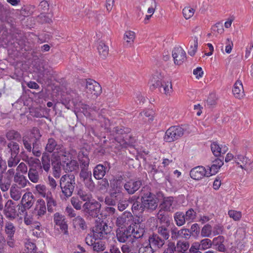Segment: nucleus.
Returning <instances> with one entry per match:
<instances>
[{
	"mask_svg": "<svg viewBox=\"0 0 253 253\" xmlns=\"http://www.w3.org/2000/svg\"><path fill=\"white\" fill-rule=\"evenodd\" d=\"M144 228L140 225L132 224L126 227H121L116 230V238L121 243H125L133 239L142 238L145 233Z\"/></svg>",
	"mask_w": 253,
	"mask_h": 253,
	"instance_id": "1",
	"label": "nucleus"
},
{
	"mask_svg": "<svg viewBox=\"0 0 253 253\" xmlns=\"http://www.w3.org/2000/svg\"><path fill=\"white\" fill-rule=\"evenodd\" d=\"M59 184L62 194L61 195V199L63 200L68 199L72 195L75 187V175L72 174L62 175L60 178Z\"/></svg>",
	"mask_w": 253,
	"mask_h": 253,
	"instance_id": "2",
	"label": "nucleus"
},
{
	"mask_svg": "<svg viewBox=\"0 0 253 253\" xmlns=\"http://www.w3.org/2000/svg\"><path fill=\"white\" fill-rule=\"evenodd\" d=\"M141 202L145 209L153 211L158 206V199L155 195L147 187H143L140 193Z\"/></svg>",
	"mask_w": 253,
	"mask_h": 253,
	"instance_id": "3",
	"label": "nucleus"
},
{
	"mask_svg": "<svg viewBox=\"0 0 253 253\" xmlns=\"http://www.w3.org/2000/svg\"><path fill=\"white\" fill-rule=\"evenodd\" d=\"M184 129L178 126H171L166 131L164 140L167 142H172L181 137L184 133Z\"/></svg>",
	"mask_w": 253,
	"mask_h": 253,
	"instance_id": "4",
	"label": "nucleus"
},
{
	"mask_svg": "<svg viewBox=\"0 0 253 253\" xmlns=\"http://www.w3.org/2000/svg\"><path fill=\"white\" fill-rule=\"evenodd\" d=\"M101 204L97 201L85 202L83 205V211L87 217H96L100 212Z\"/></svg>",
	"mask_w": 253,
	"mask_h": 253,
	"instance_id": "5",
	"label": "nucleus"
},
{
	"mask_svg": "<svg viewBox=\"0 0 253 253\" xmlns=\"http://www.w3.org/2000/svg\"><path fill=\"white\" fill-rule=\"evenodd\" d=\"M92 231L96 239L102 240L108 238V235L110 233L111 230L107 223L102 220L96 224L93 228Z\"/></svg>",
	"mask_w": 253,
	"mask_h": 253,
	"instance_id": "6",
	"label": "nucleus"
},
{
	"mask_svg": "<svg viewBox=\"0 0 253 253\" xmlns=\"http://www.w3.org/2000/svg\"><path fill=\"white\" fill-rule=\"evenodd\" d=\"M45 150L51 153L54 151L55 153H57V157L60 160L61 157H66V152L63 145H57L56 141L53 138L48 139L47 144L45 147Z\"/></svg>",
	"mask_w": 253,
	"mask_h": 253,
	"instance_id": "7",
	"label": "nucleus"
},
{
	"mask_svg": "<svg viewBox=\"0 0 253 253\" xmlns=\"http://www.w3.org/2000/svg\"><path fill=\"white\" fill-rule=\"evenodd\" d=\"M30 138L34 140L33 141V154L36 157H40L42 154L40 147V139L42 136L40 130L37 127H33L31 131Z\"/></svg>",
	"mask_w": 253,
	"mask_h": 253,
	"instance_id": "8",
	"label": "nucleus"
},
{
	"mask_svg": "<svg viewBox=\"0 0 253 253\" xmlns=\"http://www.w3.org/2000/svg\"><path fill=\"white\" fill-rule=\"evenodd\" d=\"M22 206L19 208L20 213H26V211L30 209L34 203V197L31 192L26 193L21 201Z\"/></svg>",
	"mask_w": 253,
	"mask_h": 253,
	"instance_id": "9",
	"label": "nucleus"
},
{
	"mask_svg": "<svg viewBox=\"0 0 253 253\" xmlns=\"http://www.w3.org/2000/svg\"><path fill=\"white\" fill-rule=\"evenodd\" d=\"M86 92L95 96L99 95L101 92V87L96 81L92 79H87L86 81Z\"/></svg>",
	"mask_w": 253,
	"mask_h": 253,
	"instance_id": "10",
	"label": "nucleus"
},
{
	"mask_svg": "<svg viewBox=\"0 0 253 253\" xmlns=\"http://www.w3.org/2000/svg\"><path fill=\"white\" fill-rule=\"evenodd\" d=\"M42 173V170L41 169V167L40 165H33L28 170V178L31 182L35 183H38Z\"/></svg>",
	"mask_w": 253,
	"mask_h": 253,
	"instance_id": "11",
	"label": "nucleus"
},
{
	"mask_svg": "<svg viewBox=\"0 0 253 253\" xmlns=\"http://www.w3.org/2000/svg\"><path fill=\"white\" fill-rule=\"evenodd\" d=\"M190 175L192 179L196 180H199L205 176H210L208 170L203 166H198L193 168L190 172Z\"/></svg>",
	"mask_w": 253,
	"mask_h": 253,
	"instance_id": "12",
	"label": "nucleus"
},
{
	"mask_svg": "<svg viewBox=\"0 0 253 253\" xmlns=\"http://www.w3.org/2000/svg\"><path fill=\"white\" fill-rule=\"evenodd\" d=\"M53 220L55 224L59 226L64 234H68V226L64 215L59 212H56L53 215Z\"/></svg>",
	"mask_w": 253,
	"mask_h": 253,
	"instance_id": "13",
	"label": "nucleus"
},
{
	"mask_svg": "<svg viewBox=\"0 0 253 253\" xmlns=\"http://www.w3.org/2000/svg\"><path fill=\"white\" fill-rule=\"evenodd\" d=\"M141 185V180L130 179L124 184V187L128 194L132 195L136 192Z\"/></svg>",
	"mask_w": 253,
	"mask_h": 253,
	"instance_id": "14",
	"label": "nucleus"
},
{
	"mask_svg": "<svg viewBox=\"0 0 253 253\" xmlns=\"http://www.w3.org/2000/svg\"><path fill=\"white\" fill-rule=\"evenodd\" d=\"M171 238L173 240H177L179 238L188 239L191 236V232L189 229L182 228L178 230L175 226L171 228Z\"/></svg>",
	"mask_w": 253,
	"mask_h": 253,
	"instance_id": "15",
	"label": "nucleus"
},
{
	"mask_svg": "<svg viewBox=\"0 0 253 253\" xmlns=\"http://www.w3.org/2000/svg\"><path fill=\"white\" fill-rule=\"evenodd\" d=\"M14 202L9 200L5 204L3 213L5 217L10 220H13L17 217V213Z\"/></svg>",
	"mask_w": 253,
	"mask_h": 253,
	"instance_id": "16",
	"label": "nucleus"
},
{
	"mask_svg": "<svg viewBox=\"0 0 253 253\" xmlns=\"http://www.w3.org/2000/svg\"><path fill=\"white\" fill-rule=\"evenodd\" d=\"M175 64L181 65L186 59V54L181 47H175L173 49L172 54Z\"/></svg>",
	"mask_w": 253,
	"mask_h": 253,
	"instance_id": "17",
	"label": "nucleus"
},
{
	"mask_svg": "<svg viewBox=\"0 0 253 253\" xmlns=\"http://www.w3.org/2000/svg\"><path fill=\"white\" fill-rule=\"evenodd\" d=\"M121 247L123 253H137L139 243L134 240V239L130 240L125 243Z\"/></svg>",
	"mask_w": 253,
	"mask_h": 253,
	"instance_id": "18",
	"label": "nucleus"
},
{
	"mask_svg": "<svg viewBox=\"0 0 253 253\" xmlns=\"http://www.w3.org/2000/svg\"><path fill=\"white\" fill-rule=\"evenodd\" d=\"M223 164V157H220L213 161L212 165L211 167L208 166L209 169L207 170L210 176L215 174Z\"/></svg>",
	"mask_w": 253,
	"mask_h": 253,
	"instance_id": "19",
	"label": "nucleus"
},
{
	"mask_svg": "<svg viewBox=\"0 0 253 253\" xmlns=\"http://www.w3.org/2000/svg\"><path fill=\"white\" fill-rule=\"evenodd\" d=\"M211 150L216 157H221V154H225L228 150L227 146L224 145L220 146L217 142H213L211 145Z\"/></svg>",
	"mask_w": 253,
	"mask_h": 253,
	"instance_id": "20",
	"label": "nucleus"
},
{
	"mask_svg": "<svg viewBox=\"0 0 253 253\" xmlns=\"http://www.w3.org/2000/svg\"><path fill=\"white\" fill-rule=\"evenodd\" d=\"M132 215L130 212H124L121 216H119L116 220V223L117 226L122 227L126 224H128L130 221L132 220Z\"/></svg>",
	"mask_w": 253,
	"mask_h": 253,
	"instance_id": "21",
	"label": "nucleus"
},
{
	"mask_svg": "<svg viewBox=\"0 0 253 253\" xmlns=\"http://www.w3.org/2000/svg\"><path fill=\"white\" fill-rule=\"evenodd\" d=\"M225 238L223 236L219 235L215 237L212 240L213 248L216 251L220 252H225L226 248L224 244Z\"/></svg>",
	"mask_w": 253,
	"mask_h": 253,
	"instance_id": "22",
	"label": "nucleus"
},
{
	"mask_svg": "<svg viewBox=\"0 0 253 253\" xmlns=\"http://www.w3.org/2000/svg\"><path fill=\"white\" fill-rule=\"evenodd\" d=\"M148 242L154 247L160 249L165 245L166 241L156 234H153L149 237Z\"/></svg>",
	"mask_w": 253,
	"mask_h": 253,
	"instance_id": "23",
	"label": "nucleus"
},
{
	"mask_svg": "<svg viewBox=\"0 0 253 253\" xmlns=\"http://www.w3.org/2000/svg\"><path fill=\"white\" fill-rule=\"evenodd\" d=\"M36 215L38 219L42 217L46 212V208L45 203L42 199H39L37 201L35 208Z\"/></svg>",
	"mask_w": 253,
	"mask_h": 253,
	"instance_id": "24",
	"label": "nucleus"
},
{
	"mask_svg": "<svg viewBox=\"0 0 253 253\" xmlns=\"http://www.w3.org/2000/svg\"><path fill=\"white\" fill-rule=\"evenodd\" d=\"M41 160V163H37L35 165H40L41 167V169H43L46 172H48L50 169V160L49 155L43 153Z\"/></svg>",
	"mask_w": 253,
	"mask_h": 253,
	"instance_id": "25",
	"label": "nucleus"
},
{
	"mask_svg": "<svg viewBox=\"0 0 253 253\" xmlns=\"http://www.w3.org/2000/svg\"><path fill=\"white\" fill-rule=\"evenodd\" d=\"M232 92L234 96L237 98H241L244 95L243 86L242 82L237 80L234 84Z\"/></svg>",
	"mask_w": 253,
	"mask_h": 253,
	"instance_id": "26",
	"label": "nucleus"
},
{
	"mask_svg": "<svg viewBox=\"0 0 253 253\" xmlns=\"http://www.w3.org/2000/svg\"><path fill=\"white\" fill-rule=\"evenodd\" d=\"M106 168L101 164L97 165L93 169V174L96 179H101L105 176Z\"/></svg>",
	"mask_w": 253,
	"mask_h": 253,
	"instance_id": "27",
	"label": "nucleus"
},
{
	"mask_svg": "<svg viewBox=\"0 0 253 253\" xmlns=\"http://www.w3.org/2000/svg\"><path fill=\"white\" fill-rule=\"evenodd\" d=\"M14 181L16 183V185L19 188H22L25 187L28 183H29V181L26 178V177L23 175L20 174L19 172H16L14 176Z\"/></svg>",
	"mask_w": 253,
	"mask_h": 253,
	"instance_id": "28",
	"label": "nucleus"
},
{
	"mask_svg": "<svg viewBox=\"0 0 253 253\" xmlns=\"http://www.w3.org/2000/svg\"><path fill=\"white\" fill-rule=\"evenodd\" d=\"M249 158L246 155L241 154H237L234 156V161L235 163L238 166V167L243 169L246 165Z\"/></svg>",
	"mask_w": 253,
	"mask_h": 253,
	"instance_id": "29",
	"label": "nucleus"
},
{
	"mask_svg": "<svg viewBox=\"0 0 253 253\" xmlns=\"http://www.w3.org/2000/svg\"><path fill=\"white\" fill-rule=\"evenodd\" d=\"M16 230V227L13 223L9 221L5 222L4 232L7 235V237H14Z\"/></svg>",
	"mask_w": 253,
	"mask_h": 253,
	"instance_id": "30",
	"label": "nucleus"
},
{
	"mask_svg": "<svg viewBox=\"0 0 253 253\" xmlns=\"http://www.w3.org/2000/svg\"><path fill=\"white\" fill-rule=\"evenodd\" d=\"M22 190L21 188H19L17 185L13 184L10 187V195L11 198L15 200H19L21 196Z\"/></svg>",
	"mask_w": 253,
	"mask_h": 253,
	"instance_id": "31",
	"label": "nucleus"
},
{
	"mask_svg": "<svg viewBox=\"0 0 253 253\" xmlns=\"http://www.w3.org/2000/svg\"><path fill=\"white\" fill-rule=\"evenodd\" d=\"M73 224L75 228H79L83 230L87 228L84 219L81 216H77L73 220Z\"/></svg>",
	"mask_w": 253,
	"mask_h": 253,
	"instance_id": "32",
	"label": "nucleus"
},
{
	"mask_svg": "<svg viewBox=\"0 0 253 253\" xmlns=\"http://www.w3.org/2000/svg\"><path fill=\"white\" fill-rule=\"evenodd\" d=\"M11 178L9 176L0 178V188L2 192L7 191L11 184Z\"/></svg>",
	"mask_w": 253,
	"mask_h": 253,
	"instance_id": "33",
	"label": "nucleus"
},
{
	"mask_svg": "<svg viewBox=\"0 0 253 253\" xmlns=\"http://www.w3.org/2000/svg\"><path fill=\"white\" fill-rule=\"evenodd\" d=\"M190 245L187 241H178L176 243V251L178 253H187Z\"/></svg>",
	"mask_w": 253,
	"mask_h": 253,
	"instance_id": "34",
	"label": "nucleus"
},
{
	"mask_svg": "<svg viewBox=\"0 0 253 253\" xmlns=\"http://www.w3.org/2000/svg\"><path fill=\"white\" fill-rule=\"evenodd\" d=\"M173 218L175 224L178 226H181L183 225L186 220L185 214L183 212L177 211L174 214Z\"/></svg>",
	"mask_w": 253,
	"mask_h": 253,
	"instance_id": "35",
	"label": "nucleus"
},
{
	"mask_svg": "<svg viewBox=\"0 0 253 253\" xmlns=\"http://www.w3.org/2000/svg\"><path fill=\"white\" fill-rule=\"evenodd\" d=\"M157 235L161 237L164 240L167 241L169 238V229L165 226H160L157 227Z\"/></svg>",
	"mask_w": 253,
	"mask_h": 253,
	"instance_id": "36",
	"label": "nucleus"
},
{
	"mask_svg": "<svg viewBox=\"0 0 253 253\" xmlns=\"http://www.w3.org/2000/svg\"><path fill=\"white\" fill-rule=\"evenodd\" d=\"M62 166L64 169L68 171H73L78 168V163L75 160L63 161Z\"/></svg>",
	"mask_w": 253,
	"mask_h": 253,
	"instance_id": "37",
	"label": "nucleus"
},
{
	"mask_svg": "<svg viewBox=\"0 0 253 253\" xmlns=\"http://www.w3.org/2000/svg\"><path fill=\"white\" fill-rule=\"evenodd\" d=\"M135 38V33L133 31H128L125 32L124 36L125 44L126 46H131L133 43Z\"/></svg>",
	"mask_w": 253,
	"mask_h": 253,
	"instance_id": "38",
	"label": "nucleus"
},
{
	"mask_svg": "<svg viewBox=\"0 0 253 253\" xmlns=\"http://www.w3.org/2000/svg\"><path fill=\"white\" fill-rule=\"evenodd\" d=\"M97 49L100 57L103 59L105 58L109 53V47L105 43L101 41L97 47Z\"/></svg>",
	"mask_w": 253,
	"mask_h": 253,
	"instance_id": "39",
	"label": "nucleus"
},
{
	"mask_svg": "<svg viewBox=\"0 0 253 253\" xmlns=\"http://www.w3.org/2000/svg\"><path fill=\"white\" fill-rule=\"evenodd\" d=\"M34 141L29 136H23L22 137L23 144L27 152H32L33 153V141Z\"/></svg>",
	"mask_w": 253,
	"mask_h": 253,
	"instance_id": "40",
	"label": "nucleus"
},
{
	"mask_svg": "<svg viewBox=\"0 0 253 253\" xmlns=\"http://www.w3.org/2000/svg\"><path fill=\"white\" fill-rule=\"evenodd\" d=\"M173 201V198L172 197L165 198L163 203L161 204L162 209L168 211H172L173 210L172 207Z\"/></svg>",
	"mask_w": 253,
	"mask_h": 253,
	"instance_id": "41",
	"label": "nucleus"
},
{
	"mask_svg": "<svg viewBox=\"0 0 253 253\" xmlns=\"http://www.w3.org/2000/svg\"><path fill=\"white\" fill-rule=\"evenodd\" d=\"M78 160L81 169H88L89 164V159L87 155H85L83 153L79 154Z\"/></svg>",
	"mask_w": 253,
	"mask_h": 253,
	"instance_id": "42",
	"label": "nucleus"
},
{
	"mask_svg": "<svg viewBox=\"0 0 253 253\" xmlns=\"http://www.w3.org/2000/svg\"><path fill=\"white\" fill-rule=\"evenodd\" d=\"M154 252L150 243L144 242L142 244L139 243V246L137 253H153Z\"/></svg>",
	"mask_w": 253,
	"mask_h": 253,
	"instance_id": "43",
	"label": "nucleus"
},
{
	"mask_svg": "<svg viewBox=\"0 0 253 253\" xmlns=\"http://www.w3.org/2000/svg\"><path fill=\"white\" fill-rule=\"evenodd\" d=\"M198 39L197 37H192L190 41V47L188 50V53L191 56H194L197 50Z\"/></svg>",
	"mask_w": 253,
	"mask_h": 253,
	"instance_id": "44",
	"label": "nucleus"
},
{
	"mask_svg": "<svg viewBox=\"0 0 253 253\" xmlns=\"http://www.w3.org/2000/svg\"><path fill=\"white\" fill-rule=\"evenodd\" d=\"M131 210L134 214L142 213L145 210L144 207L142 205V202H139L137 201H135L131 207Z\"/></svg>",
	"mask_w": 253,
	"mask_h": 253,
	"instance_id": "45",
	"label": "nucleus"
},
{
	"mask_svg": "<svg viewBox=\"0 0 253 253\" xmlns=\"http://www.w3.org/2000/svg\"><path fill=\"white\" fill-rule=\"evenodd\" d=\"M149 84L151 89L153 90L156 88L160 87L162 85V82L157 76H153L150 79Z\"/></svg>",
	"mask_w": 253,
	"mask_h": 253,
	"instance_id": "46",
	"label": "nucleus"
},
{
	"mask_svg": "<svg viewBox=\"0 0 253 253\" xmlns=\"http://www.w3.org/2000/svg\"><path fill=\"white\" fill-rule=\"evenodd\" d=\"M92 249L95 253L103 252L106 249L105 243L100 240H97L93 245Z\"/></svg>",
	"mask_w": 253,
	"mask_h": 253,
	"instance_id": "47",
	"label": "nucleus"
},
{
	"mask_svg": "<svg viewBox=\"0 0 253 253\" xmlns=\"http://www.w3.org/2000/svg\"><path fill=\"white\" fill-rule=\"evenodd\" d=\"M77 194L82 200L85 202H90L92 198V195L90 192L85 191L83 189H80L78 191Z\"/></svg>",
	"mask_w": 253,
	"mask_h": 253,
	"instance_id": "48",
	"label": "nucleus"
},
{
	"mask_svg": "<svg viewBox=\"0 0 253 253\" xmlns=\"http://www.w3.org/2000/svg\"><path fill=\"white\" fill-rule=\"evenodd\" d=\"M8 148L9 149L12 156H17L20 152L19 144L15 142H11L7 144Z\"/></svg>",
	"mask_w": 253,
	"mask_h": 253,
	"instance_id": "49",
	"label": "nucleus"
},
{
	"mask_svg": "<svg viewBox=\"0 0 253 253\" xmlns=\"http://www.w3.org/2000/svg\"><path fill=\"white\" fill-rule=\"evenodd\" d=\"M167 211L161 209L158 212L157 216L161 223H168L169 222V217Z\"/></svg>",
	"mask_w": 253,
	"mask_h": 253,
	"instance_id": "50",
	"label": "nucleus"
},
{
	"mask_svg": "<svg viewBox=\"0 0 253 253\" xmlns=\"http://www.w3.org/2000/svg\"><path fill=\"white\" fill-rule=\"evenodd\" d=\"M61 101V103L68 109L74 108L76 105V101L73 99H71L70 97L63 98Z\"/></svg>",
	"mask_w": 253,
	"mask_h": 253,
	"instance_id": "51",
	"label": "nucleus"
},
{
	"mask_svg": "<svg viewBox=\"0 0 253 253\" xmlns=\"http://www.w3.org/2000/svg\"><path fill=\"white\" fill-rule=\"evenodd\" d=\"M6 136L9 140H15L19 141L21 139V136L20 133L14 130H11L8 131L6 133Z\"/></svg>",
	"mask_w": 253,
	"mask_h": 253,
	"instance_id": "52",
	"label": "nucleus"
},
{
	"mask_svg": "<svg viewBox=\"0 0 253 253\" xmlns=\"http://www.w3.org/2000/svg\"><path fill=\"white\" fill-rule=\"evenodd\" d=\"M212 234V226L207 224L201 230V235L204 237H211Z\"/></svg>",
	"mask_w": 253,
	"mask_h": 253,
	"instance_id": "53",
	"label": "nucleus"
},
{
	"mask_svg": "<svg viewBox=\"0 0 253 253\" xmlns=\"http://www.w3.org/2000/svg\"><path fill=\"white\" fill-rule=\"evenodd\" d=\"M160 87H163V92L167 95H170L172 91L171 83L170 82H163Z\"/></svg>",
	"mask_w": 253,
	"mask_h": 253,
	"instance_id": "54",
	"label": "nucleus"
},
{
	"mask_svg": "<svg viewBox=\"0 0 253 253\" xmlns=\"http://www.w3.org/2000/svg\"><path fill=\"white\" fill-rule=\"evenodd\" d=\"M212 244V241L208 238H206L201 241L199 247L202 250H207L211 248Z\"/></svg>",
	"mask_w": 253,
	"mask_h": 253,
	"instance_id": "55",
	"label": "nucleus"
},
{
	"mask_svg": "<svg viewBox=\"0 0 253 253\" xmlns=\"http://www.w3.org/2000/svg\"><path fill=\"white\" fill-rule=\"evenodd\" d=\"M80 176L83 181L92 178V173L91 171L87 169H81L80 173Z\"/></svg>",
	"mask_w": 253,
	"mask_h": 253,
	"instance_id": "56",
	"label": "nucleus"
},
{
	"mask_svg": "<svg viewBox=\"0 0 253 253\" xmlns=\"http://www.w3.org/2000/svg\"><path fill=\"white\" fill-rule=\"evenodd\" d=\"M184 214L186 220L188 222L193 221L196 217V212L192 208L189 209Z\"/></svg>",
	"mask_w": 253,
	"mask_h": 253,
	"instance_id": "57",
	"label": "nucleus"
},
{
	"mask_svg": "<svg viewBox=\"0 0 253 253\" xmlns=\"http://www.w3.org/2000/svg\"><path fill=\"white\" fill-rule=\"evenodd\" d=\"M194 12V9L190 6L185 7L182 10L183 16L186 19L190 18L193 15Z\"/></svg>",
	"mask_w": 253,
	"mask_h": 253,
	"instance_id": "58",
	"label": "nucleus"
},
{
	"mask_svg": "<svg viewBox=\"0 0 253 253\" xmlns=\"http://www.w3.org/2000/svg\"><path fill=\"white\" fill-rule=\"evenodd\" d=\"M19 162L20 159L17 156H12L11 155L10 157L7 160V165L8 167L11 168L13 167H15Z\"/></svg>",
	"mask_w": 253,
	"mask_h": 253,
	"instance_id": "59",
	"label": "nucleus"
},
{
	"mask_svg": "<svg viewBox=\"0 0 253 253\" xmlns=\"http://www.w3.org/2000/svg\"><path fill=\"white\" fill-rule=\"evenodd\" d=\"M228 215L230 217L232 218L235 221L240 220L242 217V214L241 212L234 210L229 211Z\"/></svg>",
	"mask_w": 253,
	"mask_h": 253,
	"instance_id": "60",
	"label": "nucleus"
},
{
	"mask_svg": "<svg viewBox=\"0 0 253 253\" xmlns=\"http://www.w3.org/2000/svg\"><path fill=\"white\" fill-rule=\"evenodd\" d=\"M71 202L73 207L77 210H80L82 209V202L78 198L72 197L71 199Z\"/></svg>",
	"mask_w": 253,
	"mask_h": 253,
	"instance_id": "61",
	"label": "nucleus"
},
{
	"mask_svg": "<svg viewBox=\"0 0 253 253\" xmlns=\"http://www.w3.org/2000/svg\"><path fill=\"white\" fill-rule=\"evenodd\" d=\"M216 103V98L215 95L213 93L210 94L207 100V105L209 107H211L215 105Z\"/></svg>",
	"mask_w": 253,
	"mask_h": 253,
	"instance_id": "62",
	"label": "nucleus"
},
{
	"mask_svg": "<svg viewBox=\"0 0 253 253\" xmlns=\"http://www.w3.org/2000/svg\"><path fill=\"white\" fill-rule=\"evenodd\" d=\"M176 251V247L173 242H169L168 245V248L166 249L163 253H174Z\"/></svg>",
	"mask_w": 253,
	"mask_h": 253,
	"instance_id": "63",
	"label": "nucleus"
},
{
	"mask_svg": "<svg viewBox=\"0 0 253 253\" xmlns=\"http://www.w3.org/2000/svg\"><path fill=\"white\" fill-rule=\"evenodd\" d=\"M243 169L246 170L248 172L253 171V159H248V162H247Z\"/></svg>",
	"mask_w": 253,
	"mask_h": 253,
	"instance_id": "64",
	"label": "nucleus"
}]
</instances>
